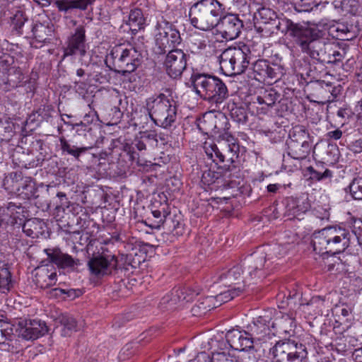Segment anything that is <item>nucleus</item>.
<instances>
[{
  "instance_id": "f257e3e1",
  "label": "nucleus",
  "mask_w": 362,
  "mask_h": 362,
  "mask_svg": "<svg viewBox=\"0 0 362 362\" xmlns=\"http://www.w3.org/2000/svg\"><path fill=\"white\" fill-rule=\"evenodd\" d=\"M284 254L285 251L280 245L262 246L245 257L241 265L234 266L221 273L218 282L226 287L233 288L235 294L240 295L248 279L257 281L264 278L270 266Z\"/></svg>"
},
{
  "instance_id": "f03ea898",
  "label": "nucleus",
  "mask_w": 362,
  "mask_h": 362,
  "mask_svg": "<svg viewBox=\"0 0 362 362\" xmlns=\"http://www.w3.org/2000/svg\"><path fill=\"white\" fill-rule=\"evenodd\" d=\"M362 245V221H354V229L331 226L313 233L312 243L317 253L336 255L343 252L355 240Z\"/></svg>"
},
{
  "instance_id": "7ed1b4c3",
  "label": "nucleus",
  "mask_w": 362,
  "mask_h": 362,
  "mask_svg": "<svg viewBox=\"0 0 362 362\" xmlns=\"http://www.w3.org/2000/svg\"><path fill=\"white\" fill-rule=\"evenodd\" d=\"M191 81L196 94L209 103L214 110L229 97L226 83L215 76L196 73L192 75Z\"/></svg>"
},
{
  "instance_id": "20e7f679",
  "label": "nucleus",
  "mask_w": 362,
  "mask_h": 362,
  "mask_svg": "<svg viewBox=\"0 0 362 362\" xmlns=\"http://www.w3.org/2000/svg\"><path fill=\"white\" fill-rule=\"evenodd\" d=\"M143 51L132 45H118L112 47L105 63L111 70L124 76L134 72L142 63Z\"/></svg>"
},
{
  "instance_id": "39448f33",
  "label": "nucleus",
  "mask_w": 362,
  "mask_h": 362,
  "mask_svg": "<svg viewBox=\"0 0 362 362\" xmlns=\"http://www.w3.org/2000/svg\"><path fill=\"white\" fill-rule=\"evenodd\" d=\"M224 11V6L217 0H200L191 6L189 16L193 26L209 30L218 23Z\"/></svg>"
},
{
  "instance_id": "423d86ee",
  "label": "nucleus",
  "mask_w": 362,
  "mask_h": 362,
  "mask_svg": "<svg viewBox=\"0 0 362 362\" xmlns=\"http://www.w3.org/2000/svg\"><path fill=\"white\" fill-rule=\"evenodd\" d=\"M146 106L151 119L158 127L167 129L177 119L176 102L170 95L160 93L151 96L146 99Z\"/></svg>"
},
{
  "instance_id": "0eeeda50",
  "label": "nucleus",
  "mask_w": 362,
  "mask_h": 362,
  "mask_svg": "<svg viewBox=\"0 0 362 362\" xmlns=\"http://www.w3.org/2000/svg\"><path fill=\"white\" fill-rule=\"evenodd\" d=\"M250 60L251 52L247 45L230 47L219 57L220 68L226 76L239 75L245 72Z\"/></svg>"
},
{
  "instance_id": "6e6552de",
  "label": "nucleus",
  "mask_w": 362,
  "mask_h": 362,
  "mask_svg": "<svg viewBox=\"0 0 362 362\" xmlns=\"http://www.w3.org/2000/svg\"><path fill=\"white\" fill-rule=\"evenodd\" d=\"M321 33L319 30L308 27L296 45L303 53H306L313 59L322 63L332 62L329 54L327 53V46L323 40L320 39Z\"/></svg>"
},
{
  "instance_id": "1a4fd4ad",
  "label": "nucleus",
  "mask_w": 362,
  "mask_h": 362,
  "mask_svg": "<svg viewBox=\"0 0 362 362\" xmlns=\"http://www.w3.org/2000/svg\"><path fill=\"white\" fill-rule=\"evenodd\" d=\"M270 362H307L305 345L292 340H279L269 349Z\"/></svg>"
},
{
  "instance_id": "9d476101",
  "label": "nucleus",
  "mask_w": 362,
  "mask_h": 362,
  "mask_svg": "<svg viewBox=\"0 0 362 362\" xmlns=\"http://www.w3.org/2000/svg\"><path fill=\"white\" fill-rule=\"evenodd\" d=\"M155 35L154 52L157 54H164L175 48L182 42L179 30L175 25L165 20L158 23Z\"/></svg>"
},
{
  "instance_id": "9b49d317",
  "label": "nucleus",
  "mask_w": 362,
  "mask_h": 362,
  "mask_svg": "<svg viewBox=\"0 0 362 362\" xmlns=\"http://www.w3.org/2000/svg\"><path fill=\"white\" fill-rule=\"evenodd\" d=\"M288 155L293 159H305L310 153L311 143L310 134L302 126H296L289 133Z\"/></svg>"
},
{
  "instance_id": "f8f14e48",
  "label": "nucleus",
  "mask_w": 362,
  "mask_h": 362,
  "mask_svg": "<svg viewBox=\"0 0 362 362\" xmlns=\"http://www.w3.org/2000/svg\"><path fill=\"white\" fill-rule=\"evenodd\" d=\"M199 294V291L190 288H174L170 293L163 296L159 303L161 310H174L192 301Z\"/></svg>"
},
{
  "instance_id": "ddd939ff",
  "label": "nucleus",
  "mask_w": 362,
  "mask_h": 362,
  "mask_svg": "<svg viewBox=\"0 0 362 362\" xmlns=\"http://www.w3.org/2000/svg\"><path fill=\"white\" fill-rule=\"evenodd\" d=\"M15 329L18 337L27 341L35 340L48 332L46 323L38 319H20Z\"/></svg>"
},
{
  "instance_id": "4468645a",
  "label": "nucleus",
  "mask_w": 362,
  "mask_h": 362,
  "mask_svg": "<svg viewBox=\"0 0 362 362\" xmlns=\"http://www.w3.org/2000/svg\"><path fill=\"white\" fill-rule=\"evenodd\" d=\"M91 276L101 279L112 274L117 268V260L115 255H98L89 259L87 263Z\"/></svg>"
},
{
  "instance_id": "2eb2a0df",
  "label": "nucleus",
  "mask_w": 362,
  "mask_h": 362,
  "mask_svg": "<svg viewBox=\"0 0 362 362\" xmlns=\"http://www.w3.org/2000/svg\"><path fill=\"white\" fill-rule=\"evenodd\" d=\"M215 27H216L217 31L224 39L232 40L239 36L243 27V23L237 15L227 13L221 16Z\"/></svg>"
},
{
  "instance_id": "dca6fc26",
  "label": "nucleus",
  "mask_w": 362,
  "mask_h": 362,
  "mask_svg": "<svg viewBox=\"0 0 362 362\" xmlns=\"http://www.w3.org/2000/svg\"><path fill=\"white\" fill-rule=\"evenodd\" d=\"M164 66L167 74L173 78L180 77L187 67L188 56L180 49L174 48L167 52Z\"/></svg>"
},
{
  "instance_id": "f3484780",
  "label": "nucleus",
  "mask_w": 362,
  "mask_h": 362,
  "mask_svg": "<svg viewBox=\"0 0 362 362\" xmlns=\"http://www.w3.org/2000/svg\"><path fill=\"white\" fill-rule=\"evenodd\" d=\"M308 26H303L299 23H294L290 19L285 17H278L274 22H272V26L262 28L267 30L270 33L288 34L294 38L295 43L299 40Z\"/></svg>"
},
{
  "instance_id": "a211bd4d",
  "label": "nucleus",
  "mask_w": 362,
  "mask_h": 362,
  "mask_svg": "<svg viewBox=\"0 0 362 362\" xmlns=\"http://www.w3.org/2000/svg\"><path fill=\"white\" fill-rule=\"evenodd\" d=\"M85 33L83 26H79L76 29L75 33L69 37L66 47H64L63 58L69 56L83 57L86 55L88 45L86 43Z\"/></svg>"
},
{
  "instance_id": "6ab92c4d",
  "label": "nucleus",
  "mask_w": 362,
  "mask_h": 362,
  "mask_svg": "<svg viewBox=\"0 0 362 362\" xmlns=\"http://www.w3.org/2000/svg\"><path fill=\"white\" fill-rule=\"evenodd\" d=\"M271 326L272 323L268 316H259L255 318L248 327L249 334L252 337L253 341L266 343L272 339L274 333L272 332Z\"/></svg>"
},
{
  "instance_id": "aec40b11",
  "label": "nucleus",
  "mask_w": 362,
  "mask_h": 362,
  "mask_svg": "<svg viewBox=\"0 0 362 362\" xmlns=\"http://www.w3.org/2000/svg\"><path fill=\"white\" fill-rule=\"evenodd\" d=\"M25 208L21 204H16L13 202H9L8 204L0 207L1 221L10 225V226L18 225V228L25 217Z\"/></svg>"
},
{
  "instance_id": "412c9836",
  "label": "nucleus",
  "mask_w": 362,
  "mask_h": 362,
  "mask_svg": "<svg viewBox=\"0 0 362 362\" xmlns=\"http://www.w3.org/2000/svg\"><path fill=\"white\" fill-rule=\"evenodd\" d=\"M229 346L234 350L245 351L252 347L253 338L248 332L238 329L228 330L225 335Z\"/></svg>"
},
{
  "instance_id": "4be33fe9",
  "label": "nucleus",
  "mask_w": 362,
  "mask_h": 362,
  "mask_svg": "<svg viewBox=\"0 0 362 362\" xmlns=\"http://www.w3.org/2000/svg\"><path fill=\"white\" fill-rule=\"evenodd\" d=\"M255 78L257 81L276 79L282 75V69L276 64H270L264 59H259L255 62L252 67Z\"/></svg>"
},
{
  "instance_id": "5701e85b",
  "label": "nucleus",
  "mask_w": 362,
  "mask_h": 362,
  "mask_svg": "<svg viewBox=\"0 0 362 362\" xmlns=\"http://www.w3.org/2000/svg\"><path fill=\"white\" fill-rule=\"evenodd\" d=\"M45 252L49 261L60 268H73L79 264L78 259H74L71 256L63 253L59 248L45 249Z\"/></svg>"
},
{
  "instance_id": "b1692460",
  "label": "nucleus",
  "mask_w": 362,
  "mask_h": 362,
  "mask_svg": "<svg viewBox=\"0 0 362 362\" xmlns=\"http://www.w3.org/2000/svg\"><path fill=\"white\" fill-rule=\"evenodd\" d=\"M279 95L274 90H265L257 97L256 109L258 114L269 113L279 98Z\"/></svg>"
},
{
  "instance_id": "393cba45",
  "label": "nucleus",
  "mask_w": 362,
  "mask_h": 362,
  "mask_svg": "<svg viewBox=\"0 0 362 362\" xmlns=\"http://www.w3.org/2000/svg\"><path fill=\"white\" fill-rule=\"evenodd\" d=\"M286 202L287 211L294 216L305 214L310 208V204L307 196H301L297 198L290 197Z\"/></svg>"
},
{
  "instance_id": "a878e982",
  "label": "nucleus",
  "mask_w": 362,
  "mask_h": 362,
  "mask_svg": "<svg viewBox=\"0 0 362 362\" xmlns=\"http://www.w3.org/2000/svg\"><path fill=\"white\" fill-rule=\"evenodd\" d=\"M57 277L56 272H50L47 268L40 267L36 271L33 281L37 286L41 288H47L56 284Z\"/></svg>"
},
{
  "instance_id": "bb28decb",
  "label": "nucleus",
  "mask_w": 362,
  "mask_h": 362,
  "mask_svg": "<svg viewBox=\"0 0 362 362\" xmlns=\"http://www.w3.org/2000/svg\"><path fill=\"white\" fill-rule=\"evenodd\" d=\"M95 0H54V4L59 11L65 13L74 9L85 11Z\"/></svg>"
},
{
  "instance_id": "cd10ccee",
  "label": "nucleus",
  "mask_w": 362,
  "mask_h": 362,
  "mask_svg": "<svg viewBox=\"0 0 362 362\" xmlns=\"http://www.w3.org/2000/svg\"><path fill=\"white\" fill-rule=\"evenodd\" d=\"M21 226L23 233L32 238H37L43 235L46 227L42 221L36 218L26 220Z\"/></svg>"
},
{
  "instance_id": "c85d7f7f",
  "label": "nucleus",
  "mask_w": 362,
  "mask_h": 362,
  "mask_svg": "<svg viewBox=\"0 0 362 362\" xmlns=\"http://www.w3.org/2000/svg\"><path fill=\"white\" fill-rule=\"evenodd\" d=\"M223 142H221V146L223 151L226 154V160L230 163L234 162V159L238 158L239 152V146L235 143V138L229 134L225 133L222 136Z\"/></svg>"
},
{
  "instance_id": "c756f323",
  "label": "nucleus",
  "mask_w": 362,
  "mask_h": 362,
  "mask_svg": "<svg viewBox=\"0 0 362 362\" xmlns=\"http://www.w3.org/2000/svg\"><path fill=\"white\" fill-rule=\"evenodd\" d=\"M60 326L57 327L59 329L61 336L70 337L74 332L78 330V323L71 315L63 314L59 317Z\"/></svg>"
},
{
  "instance_id": "7c9ffc66",
  "label": "nucleus",
  "mask_w": 362,
  "mask_h": 362,
  "mask_svg": "<svg viewBox=\"0 0 362 362\" xmlns=\"http://www.w3.org/2000/svg\"><path fill=\"white\" fill-rule=\"evenodd\" d=\"M215 308H217L216 298H214V296H209L199 299L192 308L191 311L194 316H202Z\"/></svg>"
},
{
  "instance_id": "2f4dec72",
  "label": "nucleus",
  "mask_w": 362,
  "mask_h": 362,
  "mask_svg": "<svg viewBox=\"0 0 362 362\" xmlns=\"http://www.w3.org/2000/svg\"><path fill=\"white\" fill-rule=\"evenodd\" d=\"M127 25L132 34L135 35L139 30L144 29L146 25V19L141 9L135 8L130 11Z\"/></svg>"
},
{
  "instance_id": "473e14b6",
  "label": "nucleus",
  "mask_w": 362,
  "mask_h": 362,
  "mask_svg": "<svg viewBox=\"0 0 362 362\" xmlns=\"http://www.w3.org/2000/svg\"><path fill=\"white\" fill-rule=\"evenodd\" d=\"M294 320L287 314L276 317L272 322V327L280 334H289L293 327Z\"/></svg>"
},
{
  "instance_id": "72a5a7b5",
  "label": "nucleus",
  "mask_w": 362,
  "mask_h": 362,
  "mask_svg": "<svg viewBox=\"0 0 362 362\" xmlns=\"http://www.w3.org/2000/svg\"><path fill=\"white\" fill-rule=\"evenodd\" d=\"M329 33L334 37L342 40H349L353 37L349 25L344 23L333 24L329 28Z\"/></svg>"
},
{
  "instance_id": "f704fd0d",
  "label": "nucleus",
  "mask_w": 362,
  "mask_h": 362,
  "mask_svg": "<svg viewBox=\"0 0 362 362\" xmlns=\"http://www.w3.org/2000/svg\"><path fill=\"white\" fill-rule=\"evenodd\" d=\"M21 173L13 172L5 176L3 181V186L4 189L9 193L19 192L20 185L19 181H21Z\"/></svg>"
},
{
  "instance_id": "c9c22d12",
  "label": "nucleus",
  "mask_w": 362,
  "mask_h": 362,
  "mask_svg": "<svg viewBox=\"0 0 362 362\" xmlns=\"http://www.w3.org/2000/svg\"><path fill=\"white\" fill-rule=\"evenodd\" d=\"M12 286L11 274L8 265L0 262V292L6 293L10 291Z\"/></svg>"
},
{
  "instance_id": "e433bc0d",
  "label": "nucleus",
  "mask_w": 362,
  "mask_h": 362,
  "mask_svg": "<svg viewBox=\"0 0 362 362\" xmlns=\"http://www.w3.org/2000/svg\"><path fill=\"white\" fill-rule=\"evenodd\" d=\"M32 32L36 41L45 43L49 40L48 37L52 35V28L41 23H37L33 25Z\"/></svg>"
},
{
  "instance_id": "4c0bfd02",
  "label": "nucleus",
  "mask_w": 362,
  "mask_h": 362,
  "mask_svg": "<svg viewBox=\"0 0 362 362\" xmlns=\"http://www.w3.org/2000/svg\"><path fill=\"white\" fill-rule=\"evenodd\" d=\"M61 149L63 152L74 156L76 160H79V157L82 153L86 152L90 147H77L76 146L70 144L65 139H60Z\"/></svg>"
},
{
  "instance_id": "58836bf2",
  "label": "nucleus",
  "mask_w": 362,
  "mask_h": 362,
  "mask_svg": "<svg viewBox=\"0 0 362 362\" xmlns=\"http://www.w3.org/2000/svg\"><path fill=\"white\" fill-rule=\"evenodd\" d=\"M257 16L261 20V23H263L265 27L267 28L272 26V22H274L277 18L276 13L269 8L262 7L258 10Z\"/></svg>"
},
{
  "instance_id": "ea45409f",
  "label": "nucleus",
  "mask_w": 362,
  "mask_h": 362,
  "mask_svg": "<svg viewBox=\"0 0 362 362\" xmlns=\"http://www.w3.org/2000/svg\"><path fill=\"white\" fill-rule=\"evenodd\" d=\"M8 82L13 86H17L24 77L21 69L16 66H11L6 69Z\"/></svg>"
},
{
  "instance_id": "a19ab883",
  "label": "nucleus",
  "mask_w": 362,
  "mask_h": 362,
  "mask_svg": "<svg viewBox=\"0 0 362 362\" xmlns=\"http://www.w3.org/2000/svg\"><path fill=\"white\" fill-rule=\"evenodd\" d=\"M349 190L355 199H362V176L355 177L349 185Z\"/></svg>"
},
{
  "instance_id": "79ce46f5",
  "label": "nucleus",
  "mask_w": 362,
  "mask_h": 362,
  "mask_svg": "<svg viewBox=\"0 0 362 362\" xmlns=\"http://www.w3.org/2000/svg\"><path fill=\"white\" fill-rule=\"evenodd\" d=\"M18 184L20 185V191L19 192H17V194H24L25 196L33 194L35 184L30 177L23 178L21 175V181H19Z\"/></svg>"
},
{
  "instance_id": "37998d69",
  "label": "nucleus",
  "mask_w": 362,
  "mask_h": 362,
  "mask_svg": "<svg viewBox=\"0 0 362 362\" xmlns=\"http://www.w3.org/2000/svg\"><path fill=\"white\" fill-rule=\"evenodd\" d=\"M306 172L310 176V179L317 181L322 180L332 176L331 170L326 169L322 173L315 170L312 166L307 168Z\"/></svg>"
},
{
  "instance_id": "c03bdc74",
  "label": "nucleus",
  "mask_w": 362,
  "mask_h": 362,
  "mask_svg": "<svg viewBox=\"0 0 362 362\" xmlns=\"http://www.w3.org/2000/svg\"><path fill=\"white\" fill-rule=\"evenodd\" d=\"M13 335V328L8 322L4 321L0 327V344H5L6 341H11Z\"/></svg>"
},
{
  "instance_id": "a18cd8bd",
  "label": "nucleus",
  "mask_w": 362,
  "mask_h": 362,
  "mask_svg": "<svg viewBox=\"0 0 362 362\" xmlns=\"http://www.w3.org/2000/svg\"><path fill=\"white\" fill-rule=\"evenodd\" d=\"M238 295L235 294L233 288H228L227 291L221 292L219 294L214 296L216 298V303H217V307L220 306L222 303H226L231 299H233L235 296Z\"/></svg>"
},
{
  "instance_id": "49530a36",
  "label": "nucleus",
  "mask_w": 362,
  "mask_h": 362,
  "mask_svg": "<svg viewBox=\"0 0 362 362\" xmlns=\"http://www.w3.org/2000/svg\"><path fill=\"white\" fill-rule=\"evenodd\" d=\"M214 130L216 132H220L222 130L228 129V121L226 117L223 114H219L218 116H214Z\"/></svg>"
},
{
  "instance_id": "de8ad7c7",
  "label": "nucleus",
  "mask_w": 362,
  "mask_h": 362,
  "mask_svg": "<svg viewBox=\"0 0 362 362\" xmlns=\"http://www.w3.org/2000/svg\"><path fill=\"white\" fill-rule=\"evenodd\" d=\"M255 343L252 342V347L248 348L244 351L247 354L248 362H257L262 357L260 350L257 348Z\"/></svg>"
},
{
  "instance_id": "09e8293b",
  "label": "nucleus",
  "mask_w": 362,
  "mask_h": 362,
  "mask_svg": "<svg viewBox=\"0 0 362 362\" xmlns=\"http://www.w3.org/2000/svg\"><path fill=\"white\" fill-rule=\"evenodd\" d=\"M341 6L343 11L355 13L358 11V2L357 0H341Z\"/></svg>"
},
{
  "instance_id": "8fccbe9b",
  "label": "nucleus",
  "mask_w": 362,
  "mask_h": 362,
  "mask_svg": "<svg viewBox=\"0 0 362 362\" xmlns=\"http://www.w3.org/2000/svg\"><path fill=\"white\" fill-rule=\"evenodd\" d=\"M152 214L153 217L157 220L155 221L153 225H151V227L153 228L159 229L160 226L164 223L166 215L165 213L162 214V212L159 210L153 211Z\"/></svg>"
},
{
  "instance_id": "3c124183",
  "label": "nucleus",
  "mask_w": 362,
  "mask_h": 362,
  "mask_svg": "<svg viewBox=\"0 0 362 362\" xmlns=\"http://www.w3.org/2000/svg\"><path fill=\"white\" fill-rule=\"evenodd\" d=\"M25 19L23 16V13L21 11H18L13 17L12 20V24L14 25V28L20 31L23 25H24Z\"/></svg>"
},
{
  "instance_id": "603ef678",
  "label": "nucleus",
  "mask_w": 362,
  "mask_h": 362,
  "mask_svg": "<svg viewBox=\"0 0 362 362\" xmlns=\"http://www.w3.org/2000/svg\"><path fill=\"white\" fill-rule=\"evenodd\" d=\"M189 362H213V356L206 352H201L197 356Z\"/></svg>"
},
{
  "instance_id": "864d4df0",
  "label": "nucleus",
  "mask_w": 362,
  "mask_h": 362,
  "mask_svg": "<svg viewBox=\"0 0 362 362\" xmlns=\"http://www.w3.org/2000/svg\"><path fill=\"white\" fill-rule=\"evenodd\" d=\"M190 43L192 44L190 48L192 49V52L203 49L206 47V44L204 40H197L194 37L190 39Z\"/></svg>"
},
{
  "instance_id": "5fc2aeb1",
  "label": "nucleus",
  "mask_w": 362,
  "mask_h": 362,
  "mask_svg": "<svg viewBox=\"0 0 362 362\" xmlns=\"http://www.w3.org/2000/svg\"><path fill=\"white\" fill-rule=\"evenodd\" d=\"M211 151L214 153L216 157L219 159L221 162H224L226 160V154L223 151H221L216 145L211 146Z\"/></svg>"
},
{
  "instance_id": "6e6d98bb",
  "label": "nucleus",
  "mask_w": 362,
  "mask_h": 362,
  "mask_svg": "<svg viewBox=\"0 0 362 362\" xmlns=\"http://www.w3.org/2000/svg\"><path fill=\"white\" fill-rule=\"evenodd\" d=\"M326 136L328 139L338 140L341 137L342 132L340 129H337L334 131L328 132Z\"/></svg>"
},
{
  "instance_id": "4d7b16f0",
  "label": "nucleus",
  "mask_w": 362,
  "mask_h": 362,
  "mask_svg": "<svg viewBox=\"0 0 362 362\" xmlns=\"http://www.w3.org/2000/svg\"><path fill=\"white\" fill-rule=\"evenodd\" d=\"M351 150L354 153H360L362 151L361 139L356 140L351 144Z\"/></svg>"
},
{
  "instance_id": "13d9d810",
  "label": "nucleus",
  "mask_w": 362,
  "mask_h": 362,
  "mask_svg": "<svg viewBox=\"0 0 362 362\" xmlns=\"http://www.w3.org/2000/svg\"><path fill=\"white\" fill-rule=\"evenodd\" d=\"M74 88L79 94H84L86 90V84L81 81H75Z\"/></svg>"
},
{
  "instance_id": "bf43d9fd",
  "label": "nucleus",
  "mask_w": 362,
  "mask_h": 362,
  "mask_svg": "<svg viewBox=\"0 0 362 362\" xmlns=\"http://www.w3.org/2000/svg\"><path fill=\"white\" fill-rule=\"evenodd\" d=\"M57 197L60 199V204H59L58 206H65L66 204H67V198L65 193L62 192H58Z\"/></svg>"
},
{
  "instance_id": "052dcab7",
  "label": "nucleus",
  "mask_w": 362,
  "mask_h": 362,
  "mask_svg": "<svg viewBox=\"0 0 362 362\" xmlns=\"http://www.w3.org/2000/svg\"><path fill=\"white\" fill-rule=\"evenodd\" d=\"M337 115L342 119H346L349 117V111L345 108H340L338 110Z\"/></svg>"
},
{
  "instance_id": "680f3d73",
  "label": "nucleus",
  "mask_w": 362,
  "mask_h": 362,
  "mask_svg": "<svg viewBox=\"0 0 362 362\" xmlns=\"http://www.w3.org/2000/svg\"><path fill=\"white\" fill-rule=\"evenodd\" d=\"M282 187H285V185L282 186L281 184H270L267 186V190L269 192L275 193Z\"/></svg>"
},
{
  "instance_id": "e2e57ef3",
  "label": "nucleus",
  "mask_w": 362,
  "mask_h": 362,
  "mask_svg": "<svg viewBox=\"0 0 362 362\" xmlns=\"http://www.w3.org/2000/svg\"><path fill=\"white\" fill-rule=\"evenodd\" d=\"M135 146L139 151H144L146 148V144L141 140L135 141Z\"/></svg>"
},
{
  "instance_id": "0e129e2a",
  "label": "nucleus",
  "mask_w": 362,
  "mask_h": 362,
  "mask_svg": "<svg viewBox=\"0 0 362 362\" xmlns=\"http://www.w3.org/2000/svg\"><path fill=\"white\" fill-rule=\"evenodd\" d=\"M45 160V158L40 155L37 158V160L36 161H33L32 163H30V165H31L32 167H37L40 165L42 164V163Z\"/></svg>"
},
{
  "instance_id": "69168bd1",
  "label": "nucleus",
  "mask_w": 362,
  "mask_h": 362,
  "mask_svg": "<svg viewBox=\"0 0 362 362\" xmlns=\"http://www.w3.org/2000/svg\"><path fill=\"white\" fill-rule=\"evenodd\" d=\"M340 314L344 317H348L351 313V310L349 308L344 307L339 309Z\"/></svg>"
},
{
  "instance_id": "338daca9",
  "label": "nucleus",
  "mask_w": 362,
  "mask_h": 362,
  "mask_svg": "<svg viewBox=\"0 0 362 362\" xmlns=\"http://www.w3.org/2000/svg\"><path fill=\"white\" fill-rule=\"evenodd\" d=\"M34 1L38 4H41L44 7L48 6L51 4L50 0H34Z\"/></svg>"
},
{
  "instance_id": "774afa93",
  "label": "nucleus",
  "mask_w": 362,
  "mask_h": 362,
  "mask_svg": "<svg viewBox=\"0 0 362 362\" xmlns=\"http://www.w3.org/2000/svg\"><path fill=\"white\" fill-rule=\"evenodd\" d=\"M332 55L334 57L335 61L341 60V58L342 57L341 54L339 51H334Z\"/></svg>"
}]
</instances>
